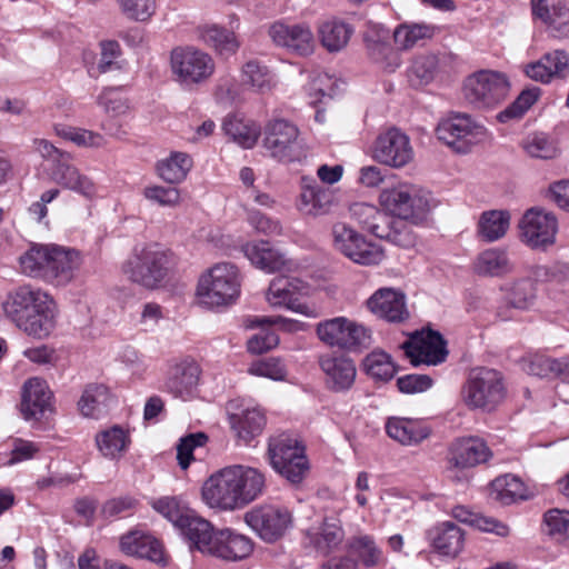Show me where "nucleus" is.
<instances>
[{"mask_svg": "<svg viewBox=\"0 0 569 569\" xmlns=\"http://www.w3.org/2000/svg\"><path fill=\"white\" fill-rule=\"evenodd\" d=\"M266 487L264 475L252 467L232 465L213 472L202 485L203 502L222 511L242 509L259 498Z\"/></svg>", "mask_w": 569, "mask_h": 569, "instance_id": "1", "label": "nucleus"}, {"mask_svg": "<svg viewBox=\"0 0 569 569\" xmlns=\"http://www.w3.org/2000/svg\"><path fill=\"white\" fill-rule=\"evenodd\" d=\"M3 312L17 328L30 337L46 339L54 330L58 308L44 290L23 284L10 291L3 302Z\"/></svg>", "mask_w": 569, "mask_h": 569, "instance_id": "2", "label": "nucleus"}, {"mask_svg": "<svg viewBox=\"0 0 569 569\" xmlns=\"http://www.w3.org/2000/svg\"><path fill=\"white\" fill-rule=\"evenodd\" d=\"M81 264L80 251L54 243H34L19 257V266L23 274L54 287H66L71 283Z\"/></svg>", "mask_w": 569, "mask_h": 569, "instance_id": "3", "label": "nucleus"}, {"mask_svg": "<svg viewBox=\"0 0 569 569\" xmlns=\"http://www.w3.org/2000/svg\"><path fill=\"white\" fill-rule=\"evenodd\" d=\"M240 292L241 277L238 268L232 263L221 262L200 276L196 296L200 306L219 309L236 303Z\"/></svg>", "mask_w": 569, "mask_h": 569, "instance_id": "4", "label": "nucleus"}, {"mask_svg": "<svg viewBox=\"0 0 569 569\" xmlns=\"http://www.w3.org/2000/svg\"><path fill=\"white\" fill-rule=\"evenodd\" d=\"M507 386L497 369L477 367L470 370L461 388V399L469 409L486 412L496 410L506 399Z\"/></svg>", "mask_w": 569, "mask_h": 569, "instance_id": "5", "label": "nucleus"}, {"mask_svg": "<svg viewBox=\"0 0 569 569\" xmlns=\"http://www.w3.org/2000/svg\"><path fill=\"white\" fill-rule=\"evenodd\" d=\"M262 146L272 159L286 164L301 162L308 156L298 126L283 118L271 119L264 124Z\"/></svg>", "mask_w": 569, "mask_h": 569, "instance_id": "6", "label": "nucleus"}, {"mask_svg": "<svg viewBox=\"0 0 569 569\" xmlns=\"http://www.w3.org/2000/svg\"><path fill=\"white\" fill-rule=\"evenodd\" d=\"M171 254L159 244H148L124 263L123 272L146 288H154L168 274L172 266Z\"/></svg>", "mask_w": 569, "mask_h": 569, "instance_id": "7", "label": "nucleus"}, {"mask_svg": "<svg viewBox=\"0 0 569 569\" xmlns=\"http://www.w3.org/2000/svg\"><path fill=\"white\" fill-rule=\"evenodd\" d=\"M268 456L272 468L292 483H299L309 470L305 447L289 435L271 437Z\"/></svg>", "mask_w": 569, "mask_h": 569, "instance_id": "8", "label": "nucleus"}, {"mask_svg": "<svg viewBox=\"0 0 569 569\" xmlns=\"http://www.w3.org/2000/svg\"><path fill=\"white\" fill-rule=\"evenodd\" d=\"M436 136L452 151L465 154L486 140L487 129L466 113H452L438 122Z\"/></svg>", "mask_w": 569, "mask_h": 569, "instance_id": "9", "label": "nucleus"}, {"mask_svg": "<svg viewBox=\"0 0 569 569\" xmlns=\"http://www.w3.org/2000/svg\"><path fill=\"white\" fill-rule=\"evenodd\" d=\"M170 70L174 80L182 86H199L214 73L212 57L191 46L177 47L170 52Z\"/></svg>", "mask_w": 569, "mask_h": 569, "instance_id": "10", "label": "nucleus"}, {"mask_svg": "<svg viewBox=\"0 0 569 569\" xmlns=\"http://www.w3.org/2000/svg\"><path fill=\"white\" fill-rule=\"evenodd\" d=\"M321 342L347 351H359L371 345V331L347 317L320 321L316 328Z\"/></svg>", "mask_w": 569, "mask_h": 569, "instance_id": "11", "label": "nucleus"}, {"mask_svg": "<svg viewBox=\"0 0 569 569\" xmlns=\"http://www.w3.org/2000/svg\"><path fill=\"white\" fill-rule=\"evenodd\" d=\"M380 204L399 220L421 221L430 209L429 197L417 186L399 183L379 196Z\"/></svg>", "mask_w": 569, "mask_h": 569, "instance_id": "12", "label": "nucleus"}, {"mask_svg": "<svg viewBox=\"0 0 569 569\" xmlns=\"http://www.w3.org/2000/svg\"><path fill=\"white\" fill-rule=\"evenodd\" d=\"M509 80L500 71L480 70L469 76L463 83L465 98L477 108H490L505 99Z\"/></svg>", "mask_w": 569, "mask_h": 569, "instance_id": "13", "label": "nucleus"}, {"mask_svg": "<svg viewBox=\"0 0 569 569\" xmlns=\"http://www.w3.org/2000/svg\"><path fill=\"white\" fill-rule=\"evenodd\" d=\"M519 238L531 249L546 250L556 243L558 219L556 214L540 207L523 213L518 223Z\"/></svg>", "mask_w": 569, "mask_h": 569, "instance_id": "14", "label": "nucleus"}, {"mask_svg": "<svg viewBox=\"0 0 569 569\" xmlns=\"http://www.w3.org/2000/svg\"><path fill=\"white\" fill-rule=\"evenodd\" d=\"M244 521L262 540L274 542L292 526V515L282 506L260 505L244 513Z\"/></svg>", "mask_w": 569, "mask_h": 569, "instance_id": "15", "label": "nucleus"}, {"mask_svg": "<svg viewBox=\"0 0 569 569\" xmlns=\"http://www.w3.org/2000/svg\"><path fill=\"white\" fill-rule=\"evenodd\" d=\"M230 429L238 441L248 445L261 435L266 426V416L256 406L242 399H232L226 406Z\"/></svg>", "mask_w": 569, "mask_h": 569, "instance_id": "16", "label": "nucleus"}, {"mask_svg": "<svg viewBox=\"0 0 569 569\" xmlns=\"http://www.w3.org/2000/svg\"><path fill=\"white\" fill-rule=\"evenodd\" d=\"M373 159L390 168L400 169L415 157L410 138L397 128L380 133L373 144Z\"/></svg>", "mask_w": 569, "mask_h": 569, "instance_id": "17", "label": "nucleus"}, {"mask_svg": "<svg viewBox=\"0 0 569 569\" xmlns=\"http://www.w3.org/2000/svg\"><path fill=\"white\" fill-rule=\"evenodd\" d=\"M401 348L413 366L421 363L437 366L443 362L448 356L442 336L432 330L413 335L401 345Z\"/></svg>", "mask_w": 569, "mask_h": 569, "instance_id": "18", "label": "nucleus"}, {"mask_svg": "<svg viewBox=\"0 0 569 569\" xmlns=\"http://www.w3.org/2000/svg\"><path fill=\"white\" fill-rule=\"evenodd\" d=\"M377 318L390 323H402L409 319L406 295L398 289L380 288L366 302Z\"/></svg>", "mask_w": 569, "mask_h": 569, "instance_id": "19", "label": "nucleus"}, {"mask_svg": "<svg viewBox=\"0 0 569 569\" xmlns=\"http://www.w3.org/2000/svg\"><path fill=\"white\" fill-rule=\"evenodd\" d=\"M319 366L325 375V382L333 392H345L352 388L357 377L355 361L345 355L335 352L320 357Z\"/></svg>", "mask_w": 569, "mask_h": 569, "instance_id": "20", "label": "nucleus"}, {"mask_svg": "<svg viewBox=\"0 0 569 569\" xmlns=\"http://www.w3.org/2000/svg\"><path fill=\"white\" fill-rule=\"evenodd\" d=\"M269 37L278 46L299 56L312 53L315 37L308 24L276 22L269 28Z\"/></svg>", "mask_w": 569, "mask_h": 569, "instance_id": "21", "label": "nucleus"}, {"mask_svg": "<svg viewBox=\"0 0 569 569\" xmlns=\"http://www.w3.org/2000/svg\"><path fill=\"white\" fill-rule=\"evenodd\" d=\"M500 291L503 296L497 316L503 321L513 319L515 310L528 309L536 298L533 281L526 277L503 283Z\"/></svg>", "mask_w": 569, "mask_h": 569, "instance_id": "22", "label": "nucleus"}, {"mask_svg": "<svg viewBox=\"0 0 569 569\" xmlns=\"http://www.w3.org/2000/svg\"><path fill=\"white\" fill-rule=\"evenodd\" d=\"M198 363L190 359H183L171 365L167 371L163 390L176 398L189 399L192 397L200 379Z\"/></svg>", "mask_w": 569, "mask_h": 569, "instance_id": "23", "label": "nucleus"}, {"mask_svg": "<svg viewBox=\"0 0 569 569\" xmlns=\"http://www.w3.org/2000/svg\"><path fill=\"white\" fill-rule=\"evenodd\" d=\"M492 456L486 441L478 437H463L452 442L449 450V465L457 469L473 468L487 462Z\"/></svg>", "mask_w": 569, "mask_h": 569, "instance_id": "24", "label": "nucleus"}, {"mask_svg": "<svg viewBox=\"0 0 569 569\" xmlns=\"http://www.w3.org/2000/svg\"><path fill=\"white\" fill-rule=\"evenodd\" d=\"M52 179L63 189L73 191L88 200L94 199L99 192V188L93 179L82 173L72 163V158L67 161L62 160L53 166Z\"/></svg>", "mask_w": 569, "mask_h": 569, "instance_id": "25", "label": "nucleus"}, {"mask_svg": "<svg viewBox=\"0 0 569 569\" xmlns=\"http://www.w3.org/2000/svg\"><path fill=\"white\" fill-rule=\"evenodd\" d=\"M302 289L303 283L299 279L278 277L270 282L266 298L271 307L306 313L307 306L299 301Z\"/></svg>", "mask_w": 569, "mask_h": 569, "instance_id": "26", "label": "nucleus"}, {"mask_svg": "<svg viewBox=\"0 0 569 569\" xmlns=\"http://www.w3.org/2000/svg\"><path fill=\"white\" fill-rule=\"evenodd\" d=\"M253 551V542L244 535L230 529L218 530L213 538L210 556L238 561L249 557Z\"/></svg>", "mask_w": 569, "mask_h": 569, "instance_id": "27", "label": "nucleus"}, {"mask_svg": "<svg viewBox=\"0 0 569 569\" xmlns=\"http://www.w3.org/2000/svg\"><path fill=\"white\" fill-rule=\"evenodd\" d=\"M120 549L128 556L148 559L156 563H166L161 542L151 535L132 531L121 537Z\"/></svg>", "mask_w": 569, "mask_h": 569, "instance_id": "28", "label": "nucleus"}, {"mask_svg": "<svg viewBox=\"0 0 569 569\" xmlns=\"http://www.w3.org/2000/svg\"><path fill=\"white\" fill-rule=\"evenodd\" d=\"M335 201V194L329 188L320 186L316 180L303 179L298 201V209L303 214H327Z\"/></svg>", "mask_w": 569, "mask_h": 569, "instance_id": "29", "label": "nucleus"}, {"mask_svg": "<svg viewBox=\"0 0 569 569\" xmlns=\"http://www.w3.org/2000/svg\"><path fill=\"white\" fill-rule=\"evenodd\" d=\"M52 393L47 382L31 378L23 385L21 411L26 419H39L51 408Z\"/></svg>", "mask_w": 569, "mask_h": 569, "instance_id": "30", "label": "nucleus"}, {"mask_svg": "<svg viewBox=\"0 0 569 569\" xmlns=\"http://www.w3.org/2000/svg\"><path fill=\"white\" fill-rule=\"evenodd\" d=\"M385 428L387 435L402 446H417L431 433V429L422 420L410 418H388Z\"/></svg>", "mask_w": 569, "mask_h": 569, "instance_id": "31", "label": "nucleus"}, {"mask_svg": "<svg viewBox=\"0 0 569 569\" xmlns=\"http://www.w3.org/2000/svg\"><path fill=\"white\" fill-rule=\"evenodd\" d=\"M342 539L343 530L336 519H325L305 531V543L325 556L335 550Z\"/></svg>", "mask_w": 569, "mask_h": 569, "instance_id": "32", "label": "nucleus"}, {"mask_svg": "<svg viewBox=\"0 0 569 569\" xmlns=\"http://www.w3.org/2000/svg\"><path fill=\"white\" fill-rule=\"evenodd\" d=\"M179 529L189 541L191 549H197L201 553L210 555L213 547V538L218 530H214L209 521L199 517L191 510Z\"/></svg>", "mask_w": 569, "mask_h": 569, "instance_id": "33", "label": "nucleus"}, {"mask_svg": "<svg viewBox=\"0 0 569 569\" xmlns=\"http://www.w3.org/2000/svg\"><path fill=\"white\" fill-rule=\"evenodd\" d=\"M428 537L435 550L446 557L455 558L463 548L465 533L450 521L435 526L429 530Z\"/></svg>", "mask_w": 569, "mask_h": 569, "instance_id": "34", "label": "nucleus"}, {"mask_svg": "<svg viewBox=\"0 0 569 569\" xmlns=\"http://www.w3.org/2000/svg\"><path fill=\"white\" fill-rule=\"evenodd\" d=\"M475 273L481 277H503L515 269L509 252L503 248H489L481 251L472 263Z\"/></svg>", "mask_w": 569, "mask_h": 569, "instance_id": "35", "label": "nucleus"}, {"mask_svg": "<svg viewBox=\"0 0 569 569\" xmlns=\"http://www.w3.org/2000/svg\"><path fill=\"white\" fill-rule=\"evenodd\" d=\"M242 251L254 267L268 273L284 269L288 262L284 253L263 240L246 243Z\"/></svg>", "mask_w": 569, "mask_h": 569, "instance_id": "36", "label": "nucleus"}, {"mask_svg": "<svg viewBox=\"0 0 569 569\" xmlns=\"http://www.w3.org/2000/svg\"><path fill=\"white\" fill-rule=\"evenodd\" d=\"M96 446L101 456L109 460H119L128 451L131 437L128 429L114 425L99 431L94 437Z\"/></svg>", "mask_w": 569, "mask_h": 569, "instance_id": "37", "label": "nucleus"}, {"mask_svg": "<svg viewBox=\"0 0 569 569\" xmlns=\"http://www.w3.org/2000/svg\"><path fill=\"white\" fill-rule=\"evenodd\" d=\"M569 66V57L562 50L543 54L538 61L527 66L526 73L535 81L550 82L556 77H563Z\"/></svg>", "mask_w": 569, "mask_h": 569, "instance_id": "38", "label": "nucleus"}, {"mask_svg": "<svg viewBox=\"0 0 569 569\" xmlns=\"http://www.w3.org/2000/svg\"><path fill=\"white\" fill-rule=\"evenodd\" d=\"M388 33L372 31L365 34V42L370 58L383 70L393 72L401 64L399 52L387 41Z\"/></svg>", "mask_w": 569, "mask_h": 569, "instance_id": "39", "label": "nucleus"}, {"mask_svg": "<svg viewBox=\"0 0 569 569\" xmlns=\"http://www.w3.org/2000/svg\"><path fill=\"white\" fill-rule=\"evenodd\" d=\"M532 13L559 37L569 34V8L561 0H532Z\"/></svg>", "mask_w": 569, "mask_h": 569, "instance_id": "40", "label": "nucleus"}, {"mask_svg": "<svg viewBox=\"0 0 569 569\" xmlns=\"http://www.w3.org/2000/svg\"><path fill=\"white\" fill-rule=\"evenodd\" d=\"M240 81L244 88L260 94L270 92L277 84L272 71L257 60H250L241 67Z\"/></svg>", "mask_w": 569, "mask_h": 569, "instance_id": "41", "label": "nucleus"}, {"mask_svg": "<svg viewBox=\"0 0 569 569\" xmlns=\"http://www.w3.org/2000/svg\"><path fill=\"white\" fill-rule=\"evenodd\" d=\"M222 130L237 144L242 148H252L259 136V126L240 114H229L222 122Z\"/></svg>", "mask_w": 569, "mask_h": 569, "instance_id": "42", "label": "nucleus"}, {"mask_svg": "<svg viewBox=\"0 0 569 569\" xmlns=\"http://www.w3.org/2000/svg\"><path fill=\"white\" fill-rule=\"evenodd\" d=\"M192 166V158L188 153L171 151L168 157L158 161L157 172L163 181L174 184L187 178Z\"/></svg>", "mask_w": 569, "mask_h": 569, "instance_id": "43", "label": "nucleus"}, {"mask_svg": "<svg viewBox=\"0 0 569 569\" xmlns=\"http://www.w3.org/2000/svg\"><path fill=\"white\" fill-rule=\"evenodd\" d=\"M352 33V26L339 19L327 20L319 27L321 43L330 52L345 48Z\"/></svg>", "mask_w": 569, "mask_h": 569, "instance_id": "44", "label": "nucleus"}, {"mask_svg": "<svg viewBox=\"0 0 569 569\" xmlns=\"http://www.w3.org/2000/svg\"><path fill=\"white\" fill-rule=\"evenodd\" d=\"M510 226V213L506 210H489L481 213L478 233L482 240L493 242L501 239Z\"/></svg>", "mask_w": 569, "mask_h": 569, "instance_id": "45", "label": "nucleus"}, {"mask_svg": "<svg viewBox=\"0 0 569 569\" xmlns=\"http://www.w3.org/2000/svg\"><path fill=\"white\" fill-rule=\"evenodd\" d=\"M351 219L365 230L378 237L383 224L388 223V216L378 207L368 202H355L349 207Z\"/></svg>", "mask_w": 569, "mask_h": 569, "instance_id": "46", "label": "nucleus"}, {"mask_svg": "<svg viewBox=\"0 0 569 569\" xmlns=\"http://www.w3.org/2000/svg\"><path fill=\"white\" fill-rule=\"evenodd\" d=\"M365 372L376 381L387 382L391 380L397 367L390 355L382 350H373L366 356L362 362Z\"/></svg>", "mask_w": 569, "mask_h": 569, "instance_id": "47", "label": "nucleus"}, {"mask_svg": "<svg viewBox=\"0 0 569 569\" xmlns=\"http://www.w3.org/2000/svg\"><path fill=\"white\" fill-rule=\"evenodd\" d=\"M491 493L502 505H510L526 498V488L518 477L503 475L492 481Z\"/></svg>", "mask_w": 569, "mask_h": 569, "instance_id": "48", "label": "nucleus"}, {"mask_svg": "<svg viewBox=\"0 0 569 569\" xmlns=\"http://www.w3.org/2000/svg\"><path fill=\"white\" fill-rule=\"evenodd\" d=\"M436 27L426 23H403L393 31L395 43L401 50H408L420 41L431 39L435 36Z\"/></svg>", "mask_w": 569, "mask_h": 569, "instance_id": "49", "label": "nucleus"}, {"mask_svg": "<svg viewBox=\"0 0 569 569\" xmlns=\"http://www.w3.org/2000/svg\"><path fill=\"white\" fill-rule=\"evenodd\" d=\"M201 37L207 44L213 47L221 56L229 57L236 53L239 48L236 34L217 24L204 27Z\"/></svg>", "mask_w": 569, "mask_h": 569, "instance_id": "50", "label": "nucleus"}, {"mask_svg": "<svg viewBox=\"0 0 569 569\" xmlns=\"http://www.w3.org/2000/svg\"><path fill=\"white\" fill-rule=\"evenodd\" d=\"M108 396L103 385H88L78 401L79 411L83 417L98 418L106 407Z\"/></svg>", "mask_w": 569, "mask_h": 569, "instance_id": "51", "label": "nucleus"}, {"mask_svg": "<svg viewBox=\"0 0 569 569\" xmlns=\"http://www.w3.org/2000/svg\"><path fill=\"white\" fill-rule=\"evenodd\" d=\"M378 238L386 239L395 246L403 249L413 248L417 243V237L405 220H393L388 217V223L383 224Z\"/></svg>", "mask_w": 569, "mask_h": 569, "instance_id": "52", "label": "nucleus"}, {"mask_svg": "<svg viewBox=\"0 0 569 569\" xmlns=\"http://www.w3.org/2000/svg\"><path fill=\"white\" fill-rule=\"evenodd\" d=\"M521 147L528 156L543 160L553 159L559 153L555 142L543 133L528 136L522 140Z\"/></svg>", "mask_w": 569, "mask_h": 569, "instance_id": "53", "label": "nucleus"}, {"mask_svg": "<svg viewBox=\"0 0 569 569\" xmlns=\"http://www.w3.org/2000/svg\"><path fill=\"white\" fill-rule=\"evenodd\" d=\"M350 550L357 555L361 563L367 568L378 566L383 559L382 551L370 536L353 538L350 543Z\"/></svg>", "mask_w": 569, "mask_h": 569, "instance_id": "54", "label": "nucleus"}, {"mask_svg": "<svg viewBox=\"0 0 569 569\" xmlns=\"http://www.w3.org/2000/svg\"><path fill=\"white\" fill-rule=\"evenodd\" d=\"M54 131L57 136L78 147H100L103 144L101 134L86 129L59 124L56 126Z\"/></svg>", "mask_w": 569, "mask_h": 569, "instance_id": "55", "label": "nucleus"}, {"mask_svg": "<svg viewBox=\"0 0 569 569\" xmlns=\"http://www.w3.org/2000/svg\"><path fill=\"white\" fill-rule=\"evenodd\" d=\"M437 69V58L432 54L418 56L413 59L408 77L413 86L429 83Z\"/></svg>", "mask_w": 569, "mask_h": 569, "instance_id": "56", "label": "nucleus"}, {"mask_svg": "<svg viewBox=\"0 0 569 569\" xmlns=\"http://www.w3.org/2000/svg\"><path fill=\"white\" fill-rule=\"evenodd\" d=\"M538 97L539 90L536 88L523 90L511 104L498 113V120L500 122H507L521 118L537 101Z\"/></svg>", "mask_w": 569, "mask_h": 569, "instance_id": "57", "label": "nucleus"}, {"mask_svg": "<svg viewBox=\"0 0 569 569\" xmlns=\"http://www.w3.org/2000/svg\"><path fill=\"white\" fill-rule=\"evenodd\" d=\"M547 533L558 540L569 539V510L553 508L545 512Z\"/></svg>", "mask_w": 569, "mask_h": 569, "instance_id": "58", "label": "nucleus"}, {"mask_svg": "<svg viewBox=\"0 0 569 569\" xmlns=\"http://www.w3.org/2000/svg\"><path fill=\"white\" fill-rule=\"evenodd\" d=\"M351 249L352 252L358 253L359 256H347V258L359 264H379L385 259L382 248L376 243L367 241L362 234L360 236V241H357Z\"/></svg>", "mask_w": 569, "mask_h": 569, "instance_id": "59", "label": "nucleus"}, {"mask_svg": "<svg viewBox=\"0 0 569 569\" xmlns=\"http://www.w3.org/2000/svg\"><path fill=\"white\" fill-rule=\"evenodd\" d=\"M152 508L178 528L191 512L190 509L180 506L179 501L173 497H163L153 500Z\"/></svg>", "mask_w": 569, "mask_h": 569, "instance_id": "60", "label": "nucleus"}, {"mask_svg": "<svg viewBox=\"0 0 569 569\" xmlns=\"http://www.w3.org/2000/svg\"><path fill=\"white\" fill-rule=\"evenodd\" d=\"M142 193L148 201L160 207L176 208L181 203V192L176 187L149 186Z\"/></svg>", "mask_w": 569, "mask_h": 569, "instance_id": "61", "label": "nucleus"}, {"mask_svg": "<svg viewBox=\"0 0 569 569\" xmlns=\"http://www.w3.org/2000/svg\"><path fill=\"white\" fill-rule=\"evenodd\" d=\"M98 104L112 117L126 114L129 111L128 99L118 88H107L98 97Z\"/></svg>", "mask_w": 569, "mask_h": 569, "instance_id": "62", "label": "nucleus"}, {"mask_svg": "<svg viewBox=\"0 0 569 569\" xmlns=\"http://www.w3.org/2000/svg\"><path fill=\"white\" fill-rule=\"evenodd\" d=\"M360 233L343 222H338L332 227V237L335 248L343 256L358 257L352 252V247L360 241Z\"/></svg>", "mask_w": 569, "mask_h": 569, "instance_id": "63", "label": "nucleus"}, {"mask_svg": "<svg viewBox=\"0 0 569 569\" xmlns=\"http://www.w3.org/2000/svg\"><path fill=\"white\" fill-rule=\"evenodd\" d=\"M248 372L252 376L282 381L287 377V368L279 358H267L251 363Z\"/></svg>", "mask_w": 569, "mask_h": 569, "instance_id": "64", "label": "nucleus"}]
</instances>
